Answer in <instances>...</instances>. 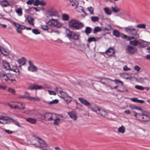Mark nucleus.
I'll return each mask as SVG.
<instances>
[{"instance_id":"obj_1","label":"nucleus","mask_w":150,"mask_h":150,"mask_svg":"<svg viewBox=\"0 0 150 150\" xmlns=\"http://www.w3.org/2000/svg\"><path fill=\"white\" fill-rule=\"evenodd\" d=\"M91 110L95 112L97 114L103 117L107 115V113L101 108L99 107L95 104H83Z\"/></svg>"},{"instance_id":"obj_2","label":"nucleus","mask_w":150,"mask_h":150,"mask_svg":"<svg viewBox=\"0 0 150 150\" xmlns=\"http://www.w3.org/2000/svg\"><path fill=\"white\" fill-rule=\"evenodd\" d=\"M69 28L72 29L79 30L83 26V24L75 19L70 20L68 22Z\"/></svg>"},{"instance_id":"obj_3","label":"nucleus","mask_w":150,"mask_h":150,"mask_svg":"<svg viewBox=\"0 0 150 150\" xmlns=\"http://www.w3.org/2000/svg\"><path fill=\"white\" fill-rule=\"evenodd\" d=\"M66 36L69 40H76L79 39L80 35L77 34L74 31L69 29H67L66 30Z\"/></svg>"},{"instance_id":"obj_4","label":"nucleus","mask_w":150,"mask_h":150,"mask_svg":"<svg viewBox=\"0 0 150 150\" xmlns=\"http://www.w3.org/2000/svg\"><path fill=\"white\" fill-rule=\"evenodd\" d=\"M46 23L49 24L50 26L57 28H59L62 26L61 24L58 21L57 19H50L48 22Z\"/></svg>"},{"instance_id":"obj_5","label":"nucleus","mask_w":150,"mask_h":150,"mask_svg":"<svg viewBox=\"0 0 150 150\" xmlns=\"http://www.w3.org/2000/svg\"><path fill=\"white\" fill-rule=\"evenodd\" d=\"M36 137L38 139L37 141L40 144V145L38 146L37 147L41 150H47V148L48 146V145L40 138L39 137Z\"/></svg>"},{"instance_id":"obj_6","label":"nucleus","mask_w":150,"mask_h":150,"mask_svg":"<svg viewBox=\"0 0 150 150\" xmlns=\"http://www.w3.org/2000/svg\"><path fill=\"white\" fill-rule=\"evenodd\" d=\"M56 116V114L50 113H46L43 115L44 120L46 121H49L53 120Z\"/></svg>"},{"instance_id":"obj_7","label":"nucleus","mask_w":150,"mask_h":150,"mask_svg":"<svg viewBox=\"0 0 150 150\" xmlns=\"http://www.w3.org/2000/svg\"><path fill=\"white\" fill-rule=\"evenodd\" d=\"M112 79L107 78H102L100 79V80L99 82L104 85L106 86L111 88L110 84V81H111Z\"/></svg>"},{"instance_id":"obj_8","label":"nucleus","mask_w":150,"mask_h":150,"mask_svg":"<svg viewBox=\"0 0 150 150\" xmlns=\"http://www.w3.org/2000/svg\"><path fill=\"white\" fill-rule=\"evenodd\" d=\"M17 105H15L14 104H8V106L11 108L17 109L20 110L23 109L25 108L24 104H18Z\"/></svg>"},{"instance_id":"obj_9","label":"nucleus","mask_w":150,"mask_h":150,"mask_svg":"<svg viewBox=\"0 0 150 150\" xmlns=\"http://www.w3.org/2000/svg\"><path fill=\"white\" fill-rule=\"evenodd\" d=\"M43 89V87L37 84H34L29 86L28 89L31 90H40Z\"/></svg>"},{"instance_id":"obj_10","label":"nucleus","mask_w":150,"mask_h":150,"mask_svg":"<svg viewBox=\"0 0 150 150\" xmlns=\"http://www.w3.org/2000/svg\"><path fill=\"white\" fill-rule=\"evenodd\" d=\"M138 45L140 48L145 47L148 45V42L142 40L139 41Z\"/></svg>"},{"instance_id":"obj_11","label":"nucleus","mask_w":150,"mask_h":150,"mask_svg":"<svg viewBox=\"0 0 150 150\" xmlns=\"http://www.w3.org/2000/svg\"><path fill=\"white\" fill-rule=\"evenodd\" d=\"M126 50L128 51V53H133L137 52V50L136 47H132L131 46L128 45L127 47Z\"/></svg>"},{"instance_id":"obj_12","label":"nucleus","mask_w":150,"mask_h":150,"mask_svg":"<svg viewBox=\"0 0 150 150\" xmlns=\"http://www.w3.org/2000/svg\"><path fill=\"white\" fill-rule=\"evenodd\" d=\"M106 54L109 56H112L115 52L114 49L112 47H110L105 52Z\"/></svg>"},{"instance_id":"obj_13","label":"nucleus","mask_w":150,"mask_h":150,"mask_svg":"<svg viewBox=\"0 0 150 150\" xmlns=\"http://www.w3.org/2000/svg\"><path fill=\"white\" fill-rule=\"evenodd\" d=\"M26 98L28 100L33 101L34 102H38L40 100V98L37 96L35 97H32L28 96L26 97Z\"/></svg>"},{"instance_id":"obj_14","label":"nucleus","mask_w":150,"mask_h":150,"mask_svg":"<svg viewBox=\"0 0 150 150\" xmlns=\"http://www.w3.org/2000/svg\"><path fill=\"white\" fill-rule=\"evenodd\" d=\"M0 4L2 6L4 7L10 6L9 2L6 0H0Z\"/></svg>"},{"instance_id":"obj_15","label":"nucleus","mask_w":150,"mask_h":150,"mask_svg":"<svg viewBox=\"0 0 150 150\" xmlns=\"http://www.w3.org/2000/svg\"><path fill=\"white\" fill-rule=\"evenodd\" d=\"M2 65L4 68L7 70L10 69V67L9 63L6 61L3 60Z\"/></svg>"},{"instance_id":"obj_16","label":"nucleus","mask_w":150,"mask_h":150,"mask_svg":"<svg viewBox=\"0 0 150 150\" xmlns=\"http://www.w3.org/2000/svg\"><path fill=\"white\" fill-rule=\"evenodd\" d=\"M26 60L24 57H22L21 58L18 59L17 62L20 64L19 66V67H20L22 65H24L25 64Z\"/></svg>"},{"instance_id":"obj_17","label":"nucleus","mask_w":150,"mask_h":150,"mask_svg":"<svg viewBox=\"0 0 150 150\" xmlns=\"http://www.w3.org/2000/svg\"><path fill=\"white\" fill-rule=\"evenodd\" d=\"M68 114L71 118L74 120H76V119L77 115L76 112L72 111L68 112Z\"/></svg>"},{"instance_id":"obj_18","label":"nucleus","mask_w":150,"mask_h":150,"mask_svg":"<svg viewBox=\"0 0 150 150\" xmlns=\"http://www.w3.org/2000/svg\"><path fill=\"white\" fill-rule=\"evenodd\" d=\"M46 16L47 17V18H52L53 16H56L57 15L56 13L55 12L48 11L47 12Z\"/></svg>"},{"instance_id":"obj_19","label":"nucleus","mask_w":150,"mask_h":150,"mask_svg":"<svg viewBox=\"0 0 150 150\" xmlns=\"http://www.w3.org/2000/svg\"><path fill=\"white\" fill-rule=\"evenodd\" d=\"M63 119H60L57 117L56 115V116L54 117V118L53 120L54 121L53 124L55 125L58 126L59 123V121L61 120H63Z\"/></svg>"},{"instance_id":"obj_20","label":"nucleus","mask_w":150,"mask_h":150,"mask_svg":"<svg viewBox=\"0 0 150 150\" xmlns=\"http://www.w3.org/2000/svg\"><path fill=\"white\" fill-rule=\"evenodd\" d=\"M143 121H147L149 120V116L148 115V113L146 112H143Z\"/></svg>"},{"instance_id":"obj_21","label":"nucleus","mask_w":150,"mask_h":150,"mask_svg":"<svg viewBox=\"0 0 150 150\" xmlns=\"http://www.w3.org/2000/svg\"><path fill=\"white\" fill-rule=\"evenodd\" d=\"M125 30L127 33H130L133 30H135V28L132 26H128L125 28Z\"/></svg>"},{"instance_id":"obj_22","label":"nucleus","mask_w":150,"mask_h":150,"mask_svg":"<svg viewBox=\"0 0 150 150\" xmlns=\"http://www.w3.org/2000/svg\"><path fill=\"white\" fill-rule=\"evenodd\" d=\"M28 70L30 71L34 72L37 71V68L35 65L29 66L28 67Z\"/></svg>"},{"instance_id":"obj_23","label":"nucleus","mask_w":150,"mask_h":150,"mask_svg":"<svg viewBox=\"0 0 150 150\" xmlns=\"http://www.w3.org/2000/svg\"><path fill=\"white\" fill-rule=\"evenodd\" d=\"M70 2V5L72 6H75V8L77 7L79 4L78 2L76 0H69Z\"/></svg>"},{"instance_id":"obj_24","label":"nucleus","mask_w":150,"mask_h":150,"mask_svg":"<svg viewBox=\"0 0 150 150\" xmlns=\"http://www.w3.org/2000/svg\"><path fill=\"white\" fill-rule=\"evenodd\" d=\"M130 100L134 102L137 103H143L144 102L143 100H138L137 98H131Z\"/></svg>"},{"instance_id":"obj_25","label":"nucleus","mask_w":150,"mask_h":150,"mask_svg":"<svg viewBox=\"0 0 150 150\" xmlns=\"http://www.w3.org/2000/svg\"><path fill=\"white\" fill-rule=\"evenodd\" d=\"M26 19L28 21V22L30 25H34V23L33 21L34 20V18L30 16H28Z\"/></svg>"},{"instance_id":"obj_26","label":"nucleus","mask_w":150,"mask_h":150,"mask_svg":"<svg viewBox=\"0 0 150 150\" xmlns=\"http://www.w3.org/2000/svg\"><path fill=\"white\" fill-rule=\"evenodd\" d=\"M8 75V73H6L4 71H0V78L1 80H3V78L5 76L7 77Z\"/></svg>"},{"instance_id":"obj_27","label":"nucleus","mask_w":150,"mask_h":150,"mask_svg":"<svg viewBox=\"0 0 150 150\" xmlns=\"http://www.w3.org/2000/svg\"><path fill=\"white\" fill-rule=\"evenodd\" d=\"M112 34L113 35L116 37L119 38L120 36V33L116 30L114 29L113 30Z\"/></svg>"},{"instance_id":"obj_28","label":"nucleus","mask_w":150,"mask_h":150,"mask_svg":"<svg viewBox=\"0 0 150 150\" xmlns=\"http://www.w3.org/2000/svg\"><path fill=\"white\" fill-rule=\"evenodd\" d=\"M129 107L130 108L132 109H136L137 110H140V111H142V108H140L139 107L135 106L134 105L132 104L130 105L129 106Z\"/></svg>"},{"instance_id":"obj_29","label":"nucleus","mask_w":150,"mask_h":150,"mask_svg":"<svg viewBox=\"0 0 150 150\" xmlns=\"http://www.w3.org/2000/svg\"><path fill=\"white\" fill-rule=\"evenodd\" d=\"M26 120L32 124H35L36 122V119L32 118H28L26 119Z\"/></svg>"},{"instance_id":"obj_30","label":"nucleus","mask_w":150,"mask_h":150,"mask_svg":"<svg viewBox=\"0 0 150 150\" xmlns=\"http://www.w3.org/2000/svg\"><path fill=\"white\" fill-rule=\"evenodd\" d=\"M139 41L137 40H134L132 41H130L129 43L132 45L134 46H137L138 45Z\"/></svg>"},{"instance_id":"obj_31","label":"nucleus","mask_w":150,"mask_h":150,"mask_svg":"<svg viewBox=\"0 0 150 150\" xmlns=\"http://www.w3.org/2000/svg\"><path fill=\"white\" fill-rule=\"evenodd\" d=\"M9 120H11L12 121V122H13L15 125L18 126V127H21V126L20 125V123L16 120H15L13 119L12 118L9 117Z\"/></svg>"},{"instance_id":"obj_32","label":"nucleus","mask_w":150,"mask_h":150,"mask_svg":"<svg viewBox=\"0 0 150 150\" xmlns=\"http://www.w3.org/2000/svg\"><path fill=\"white\" fill-rule=\"evenodd\" d=\"M118 131L119 132L124 133L125 132V127L123 126H121L118 128Z\"/></svg>"},{"instance_id":"obj_33","label":"nucleus","mask_w":150,"mask_h":150,"mask_svg":"<svg viewBox=\"0 0 150 150\" xmlns=\"http://www.w3.org/2000/svg\"><path fill=\"white\" fill-rule=\"evenodd\" d=\"M91 28L87 26L86 28V29L85 30V32L86 35H88L89 34H90L91 33Z\"/></svg>"},{"instance_id":"obj_34","label":"nucleus","mask_w":150,"mask_h":150,"mask_svg":"<svg viewBox=\"0 0 150 150\" xmlns=\"http://www.w3.org/2000/svg\"><path fill=\"white\" fill-rule=\"evenodd\" d=\"M138 30H137L135 28V30H133L130 33L132 35L136 37H139V34L138 33Z\"/></svg>"},{"instance_id":"obj_35","label":"nucleus","mask_w":150,"mask_h":150,"mask_svg":"<svg viewBox=\"0 0 150 150\" xmlns=\"http://www.w3.org/2000/svg\"><path fill=\"white\" fill-rule=\"evenodd\" d=\"M16 72H19V69L18 68H17V66H13L12 69L10 68V69Z\"/></svg>"},{"instance_id":"obj_36","label":"nucleus","mask_w":150,"mask_h":150,"mask_svg":"<svg viewBox=\"0 0 150 150\" xmlns=\"http://www.w3.org/2000/svg\"><path fill=\"white\" fill-rule=\"evenodd\" d=\"M62 19L64 21H67L69 18V16L66 14H64L62 16Z\"/></svg>"},{"instance_id":"obj_37","label":"nucleus","mask_w":150,"mask_h":150,"mask_svg":"<svg viewBox=\"0 0 150 150\" xmlns=\"http://www.w3.org/2000/svg\"><path fill=\"white\" fill-rule=\"evenodd\" d=\"M101 29L100 27L99 26H96L94 28L93 30V33H96L98 32L101 31Z\"/></svg>"},{"instance_id":"obj_38","label":"nucleus","mask_w":150,"mask_h":150,"mask_svg":"<svg viewBox=\"0 0 150 150\" xmlns=\"http://www.w3.org/2000/svg\"><path fill=\"white\" fill-rule=\"evenodd\" d=\"M142 113H139L137 119L139 120H142L143 121V110L142 111Z\"/></svg>"},{"instance_id":"obj_39","label":"nucleus","mask_w":150,"mask_h":150,"mask_svg":"<svg viewBox=\"0 0 150 150\" xmlns=\"http://www.w3.org/2000/svg\"><path fill=\"white\" fill-rule=\"evenodd\" d=\"M104 11L108 15H110L111 13V10L108 8H104Z\"/></svg>"},{"instance_id":"obj_40","label":"nucleus","mask_w":150,"mask_h":150,"mask_svg":"<svg viewBox=\"0 0 150 150\" xmlns=\"http://www.w3.org/2000/svg\"><path fill=\"white\" fill-rule=\"evenodd\" d=\"M78 99L81 103H90L83 98H78Z\"/></svg>"},{"instance_id":"obj_41","label":"nucleus","mask_w":150,"mask_h":150,"mask_svg":"<svg viewBox=\"0 0 150 150\" xmlns=\"http://www.w3.org/2000/svg\"><path fill=\"white\" fill-rule=\"evenodd\" d=\"M91 21L92 22L98 21L99 20V18L97 16H92L91 17Z\"/></svg>"},{"instance_id":"obj_42","label":"nucleus","mask_w":150,"mask_h":150,"mask_svg":"<svg viewBox=\"0 0 150 150\" xmlns=\"http://www.w3.org/2000/svg\"><path fill=\"white\" fill-rule=\"evenodd\" d=\"M77 11L79 12H80V11H81L84 13L86 14V15L87 14L85 13L84 11V9L83 8V7L82 6H79V7H77Z\"/></svg>"},{"instance_id":"obj_43","label":"nucleus","mask_w":150,"mask_h":150,"mask_svg":"<svg viewBox=\"0 0 150 150\" xmlns=\"http://www.w3.org/2000/svg\"><path fill=\"white\" fill-rule=\"evenodd\" d=\"M111 81L115 82L116 84H117L118 83H120L122 85H123V83L122 81L117 79H115L114 80H111Z\"/></svg>"},{"instance_id":"obj_44","label":"nucleus","mask_w":150,"mask_h":150,"mask_svg":"<svg viewBox=\"0 0 150 150\" xmlns=\"http://www.w3.org/2000/svg\"><path fill=\"white\" fill-rule=\"evenodd\" d=\"M40 28L44 30H48L49 28L46 25H41Z\"/></svg>"},{"instance_id":"obj_45","label":"nucleus","mask_w":150,"mask_h":150,"mask_svg":"<svg viewBox=\"0 0 150 150\" xmlns=\"http://www.w3.org/2000/svg\"><path fill=\"white\" fill-rule=\"evenodd\" d=\"M16 12L19 16H21L22 15V10L21 8L16 9Z\"/></svg>"},{"instance_id":"obj_46","label":"nucleus","mask_w":150,"mask_h":150,"mask_svg":"<svg viewBox=\"0 0 150 150\" xmlns=\"http://www.w3.org/2000/svg\"><path fill=\"white\" fill-rule=\"evenodd\" d=\"M112 28V27L111 25L110 24H108L104 28V30L108 31L111 29Z\"/></svg>"},{"instance_id":"obj_47","label":"nucleus","mask_w":150,"mask_h":150,"mask_svg":"<svg viewBox=\"0 0 150 150\" xmlns=\"http://www.w3.org/2000/svg\"><path fill=\"white\" fill-rule=\"evenodd\" d=\"M137 27L139 28H145L146 25L145 24H139L137 25Z\"/></svg>"},{"instance_id":"obj_48","label":"nucleus","mask_w":150,"mask_h":150,"mask_svg":"<svg viewBox=\"0 0 150 150\" xmlns=\"http://www.w3.org/2000/svg\"><path fill=\"white\" fill-rule=\"evenodd\" d=\"M9 117L6 116L4 117V116H0V120H2L4 121H7L9 120Z\"/></svg>"},{"instance_id":"obj_49","label":"nucleus","mask_w":150,"mask_h":150,"mask_svg":"<svg viewBox=\"0 0 150 150\" xmlns=\"http://www.w3.org/2000/svg\"><path fill=\"white\" fill-rule=\"evenodd\" d=\"M96 40L94 37H90L89 38L88 40V41L90 43L93 41H96Z\"/></svg>"},{"instance_id":"obj_50","label":"nucleus","mask_w":150,"mask_h":150,"mask_svg":"<svg viewBox=\"0 0 150 150\" xmlns=\"http://www.w3.org/2000/svg\"><path fill=\"white\" fill-rule=\"evenodd\" d=\"M135 88L136 89L140 90H143L144 89V88L143 86L138 85H136L135 86Z\"/></svg>"},{"instance_id":"obj_51","label":"nucleus","mask_w":150,"mask_h":150,"mask_svg":"<svg viewBox=\"0 0 150 150\" xmlns=\"http://www.w3.org/2000/svg\"><path fill=\"white\" fill-rule=\"evenodd\" d=\"M5 53H4L2 52V48L1 46H0V51L1 52L2 54L4 56H7L8 55V53L6 52V51L3 49Z\"/></svg>"},{"instance_id":"obj_52","label":"nucleus","mask_w":150,"mask_h":150,"mask_svg":"<svg viewBox=\"0 0 150 150\" xmlns=\"http://www.w3.org/2000/svg\"><path fill=\"white\" fill-rule=\"evenodd\" d=\"M32 32L35 35L40 34V32L37 29H33L32 30Z\"/></svg>"},{"instance_id":"obj_53","label":"nucleus","mask_w":150,"mask_h":150,"mask_svg":"<svg viewBox=\"0 0 150 150\" xmlns=\"http://www.w3.org/2000/svg\"><path fill=\"white\" fill-rule=\"evenodd\" d=\"M8 92L12 93V94H13L15 93V91L14 89L10 88L8 89Z\"/></svg>"},{"instance_id":"obj_54","label":"nucleus","mask_w":150,"mask_h":150,"mask_svg":"<svg viewBox=\"0 0 150 150\" xmlns=\"http://www.w3.org/2000/svg\"><path fill=\"white\" fill-rule=\"evenodd\" d=\"M88 10L90 12L91 14L93 13V7L90 6L87 8Z\"/></svg>"},{"instance_id":"obj_55","label":"nucleus","mask_w":150,"mask_h":150,"mask_svg":"<svg viewBox=\"0 0 150 150\" xmlns=\"http://www.w3.org/2000/svg\"><path fill=\"white\" fill-rule=\"evenodd\" d=\"M64 100L67 103H69L71 102V98L70 97H69L68 98V97H66L64 98Z\"/></svg>"},{"instance_id":"obj_56","label":"nucleus","mask_w":150,"mask_h":150,"mask_svg":"<svg viewBox=\"0 0 150 150\" xmlns=\"http://www.w3.org/2000/svg\"><path fill=\"white\" fill-rule=\"evenodd\" d=\"M111 9L112 11L115 13H117L120 11L118 8L116 9L115 7L113 6L112 7Z\"/></svg>"},{"instance_id":"obj_57","label":"nucleus","mask_w":150,"mask_h":150,"mask_svg":"<svg viewBox=\"0 0 150 150\" xmlns=\"http://www.w3.org/2000/svg\"><path fill=\"white\" fill-rule=\"evenodd\" d=\"M59 102V100L57 99L54 100H52V101L48 103H58Z\"/></svg>"},{"instance_id":"obj_58","label":"nucleus","mask_w":150,"mask_h":150,"mask_svg":"<svg viewBox=\"0 0 150 150\" xmlns=\"http://www.w3.org/2000/svg\"><path fill=\"white\" fill-rule=\"evenodd\" d=\"M34 1V0H29L26 2L28 5H31L33 3Z\"/></svg>"},{"instance_id":"obj_59","label":"nucleus","mask_w":150,"mask_h":150,"mask_svg":"<svg viewBox=\"0 0 150 150\" xmlns=\"http://www.w3.org/2000/svg\"><path fill=\"white\" fill-rule=\"evenodd\" d=\"M39 0H36L35 2L33 3V5L35 6H37L39 5Z\"/></svg>"},{"instance_id":"obj_60","label":"nucleus","mask_w":150,"mask_h":150,"mask_svg":"<svg viewBox=\"0 0 150 150\" xmlns=\"http://www.w3.org/2000/svg\"><path fill=\"white\" fill-rule=\"evenodd\" d=\"M48 91L50 95H55L56 94V93L55 92L51 90H48Z\"/></svg>"},{"instance_id":"obj_61","label":"nucleus","mask_w":150,"mask_h":150,"mask_svg":"<svg viewBox=\"0 0 150 150\" xmlns=\"http://www.w3.org/2000/svg\"><path fill=\"white\" fill-rule=\"evenodd\" d=\"M8 80L11 81V82H13L14 81L15 82V83L16 82V81L15 78H11L9 76L8 79Z\"/></svg>"},{"instance_id":"obj_62","label":"nucleus","mask_w":150,"mask_h":150,"mask_svg":"<svg viewBox=\"0 0 150 150\" xmlns=\"http://www.w3.org/2000/svg\"><path fill=\"white\" fill-rule=\"evenodd\" d=\"M39 5L42 6H45V4L43 0H39Z\"/></svg>"},{"instance_id":"obj_63","label":"nucleus","mask_w":150,"mask_h":150,"mask_svg":"<svg viewBox=\"0 0 150 150\" xmlns=\"http://www.w3.org/2000/svg\"><path fill=\"white\" fill-rule=\"evenodd\" d=\"M122 34V35L120 36L121 37V38L122 39H125L127 40V36L126 35H124L123 34Z\"/></svg>"},{"instance_id":"obj_64","label":"nucleus","mask_w":150,"mask_h":150,"mask_svg":"<svg viewBox=\"0 0 150 150\" xmlns=\"http://www.w3.org/2000/svg\"><path fill=\"white\" fill-rule=\"evenodd\" d=\"M20 26L18 27V28H17L16 30L17 33H18L21 34L22 33V31L21 30V29L20 28Z\"/></svg>"}]
</instances>
